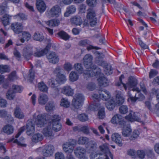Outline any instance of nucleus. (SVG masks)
<instances>
[{"instance_id": "603ef678", "label": "nucleus", "mask_w": 159, "mask_h": 159, "mask_svg": "<svg viewBox=\"0 0 159 159\" xmlns=\"http://www.w3.org/2000/svg\"><path fill=\"white\" fill-rule=\"evenodd\" d=\"M139 134V131L138 130H135L133 132V134L130 137L129 139L131 140L135 139L138 137Z\"/></svg>"}, {"instance_id": "7c9ffc66", "label": "nucleus", "mask_w": 159, "mask_h": 159, "mask_svg": "<svg viewBox=\"0 0 159 159\" xmlns=\"http://www.w3.org/2000/svg\"><path fill=\"white\" fill-rule=\"evenodd\" d=\"M14 131V128L12 126L9 125H6L3 128V131L7 134H12Z\"/></svg>"}, {"instance_id": "13d9d810", "label": "nucleus", "mask_w": 159, "mask_h": 159, "mask_svg": "<svg viewBox=\"0 0 159 159\" xmlns=\"http://www.w3.org/2000/svg\"><path fill=\"white\" fill-rule=\"evenodd\" d=\"M87 3L90 7H94L97 4V0H87Z\"/></svg>"}, {"instance_id": "2eb2a0df", "label": "nucleus", "mask_w": 159, "mask_h": 159, "mask_svg": "<svg viewBox=\"0 0 159 159\" xmlns=\"http://www.w3.org/2000/svg\"><path fill=\"white\" fill-rule=\"evenodd\" d=\"M90 109L93 111H95L98 109L99 110L98 113V116L100 119H102L105 116L104 109L103 107L101 106L100 104H97L96 105H91L89 108Z\"/></svg>"}, {"instance_id": "c9c22d12", "label": "nucleus", "mask_w": 159, "mask_h": 159, "mask_svg": "<svg viewBox=\"0 0 159 159\" xmlns=\"http://www.w3.org/2000/svg\"><path fill=\"white\" fill-rule=\"evenodd\" d=\"M71 21L72 23L78 25H81L82 22L81 17L78 16H75L71 18Z\"/></svg>"}, {"instance_id": "aec40b11", "label": "nucleus", "mask_w": 159, "mask_h": 159, "mask_svg": "<svg viewBox=\"0 0 159 159\" xmlns=\"http://www.w3.org/2000/svg\"><path fill=\"white\" fill-rule=\"evenodd\" d=\"M61 92L67 96H72L74 93V90L68 85L64 86L61 89Z\"/></svg>"}, {"instance_id": "cd10ccee", "label": "nucleus", "mask_w": 159, "mask_h": 159, "mask_svg": "<svg viewBox=\"0 0 159 159\" xmlns=\"http://www.w3.org/2000/svg\"><path fill=\"white\" fill-rule=\"evenodd\" d=\"M76 9L74 6H70L68 7L66 9V11L64 14V16L66 17H68L70 14H72L76 11Z\"/></svg>"}, {"instance_id": "7ed1b4c3", "label": "nucleus", "mask_w": 159, "mask_h": 159, "mask_svg": "<svg viewBox=\"0 0 159 159\" xmlns=\"http://www.w3.org/2000/svg\"><path fill=\"white\" fill-rule=\"evenodd\" d=\"M92 56L89 54H86L84 58V65L87 69L84 72V78L87 79L89 77H94L97 78V80L101 86H107L108 84L107 80L102 73L100 68L92 65Z\"/></svg>"}, {"instance_id": "9b49d317", "label": "nucleus", "mask_w": 159, "mask_h": 159, "mask_svg": "<svg viewBox=\"0 0 159 159\" xmlns=\"http://www.w3.org/2000/svg\"><path fill=\"white\" fill-rule=\"evenodd\" d=\"M25 127L24 126L21 127L19 130V132L16 134L15 136V138H12L11 139L10 141H13L14 143H16L20 147H25L26 145L25 143V139L23 137H20L19 140L17 139L19 137L25 130Z\"/></svg>"}, {"instance_id": "bf43d9fd", "label": "nucleus", "mask_w": 159, "mask_h": 159, "mask_svg": "<svg viewBox=\"0 0 159 159\" xmlns=\"http://www.w3.org/2000/svg\"><path fill=\"white\" fill-rule=\"evenodd\" d=\"M138 40L139 45L142 48L144 49L148 48V46L143 42L140 38H139L138 39Z\"/></svg>"}, {"instance_id": "39448f33", "label": "nucleus", "mask_w": 159, "mask_h": 159, "mask_svg": "<svg viewBox=\"0 0 159 159\" xmlns=\"http://www.w3.org/2000/svg\"><path fill=\"white\" fill-rule=\"evenodd\" d=\"M116 98L114 101L111 97L110 92L104 89H100L99 91V95L93 94L92 95L93 99L98 100L99 98L106 101L105 105L107 108L109 110H113L116 105H119L122 104L124 102L125 98L121 95L120 91L116 92Z\"/></svg>"}, {"instance_id": "b1692460", "label": "nucleus", "mask_w": 159, "mask_h": 159, "mask_svg": "<svg viewBox=\"0 0 159 159\" xmlns=\"http://www.w3.org/2000/svg\"><path fill=\"white\" fill-rule=\"evenodd\" d=\"M122 129V134L123 136L126 137H129L131 132L132 129L129 125H125L124 124Z\"/></svg>"}, {"instance_id": "3c124183", "label": "nucleus", "mask_w": 159, "mask_h": 159, "mask_svg": "<svg viewBox=\"0 0 159 159\" xmlns=\"http://www.w3.org/2000/svg\"><path fill=\"white\" fill-rule=\"evenodd\" d=\"M74 66L75 70L78 72L79 74H82L83 73V69L80 64L78 63L75 64Z\"/></svg>"}, {"instance_id": "4468645a", "label": "nucleus", "mask_w": 159, "mask_h": 159, "mask_svg": "<svg viewBox=\"0 0 159 159\" xmlns=\"http://www.w3.org/2000/svg\"><path fill=\"white\" fill-rule=\"evenodd\" d=\"M125 118L127 121L130 122H134L135 121L141 122L139 114L137 112H134L132 111H129V114L125 116Z\"/></svg>"}, {"instance_id": "393cba45", "label": "nucleus", "mask_w": 159, "mask_h": 159, "mask_svg": "<svg viewBox=\"0 0 159 159\" xmlns=\"http://www.w3.org/2000/svg\"><path fill=\"white\" fill-rule=\"evenodd\" d=\"M48 96L44 94H40L38 98L39 103L41 105H44L48 101Z\"/></svg>"}, {"instance_id": "49530a36", "label": "nucleus", "mask_w": 159, "mask_h": 159, "mask_svg": "<svg viewBox=\"0 0 159 159\" xmlns=\"http://www.w3.org/2000/svg\"><path fill=\"white\" fill-rule=\"evenodd\" d=\"M88 140V139L86 137H80L78 139V143L79 144H83L87 143Z\"/></svg>"}, {"instance_id": "9d476101", "label": "nucleus", "mask_w": 159, "mask_h": 159, "mask_svg": "<svg viewBox=\"0 0 159 159\" xmlns=\"http://www.w3.org/2000/svg\"><path fill=\"white\" fill-rule=\"evenodd\" d=\"M61 14V9L58 5H56L52 7L50 9L47 10L46 15L47 17H57Z\"/></svg>"}, {"instance_id": "dca6fc26", "label": "nucleus", "mask_w": 159, "mask_h": 159, "mask_svg": "<svg viewBox=\"0 0 159 159\" xmlns=\"http://www.w3.org/2000/svg\"><path fill=\"white\" fill-rule=\"evenodd\" d=\"M111 121L113 124H119L121 125H124L125 123L123 118L120 114H116L113 116Z\"/></svg>"}, {"instance_id": "c756f323", "label": "nucleus", "mask_w": 159, "mask_h": 159, "mask_svg": "<svg viewBox=\"0 0 159 159\" xmlns=\"http://www.w3.org/2000/svg\"><path fill=\"white\" fill-rule=\"evenodd\" d=\"M79 75L77 72L72 71L71 72L69 75V80L72 82L77 81L79 79Z\"/></svg>"}, {"instance_id": "bb28decb", "label": "nucleus", "mask_w": 159, "mask_h": 159, "mask_svg": "<svg viewBox=\"0 0 159 159\" xmlns=\"http://www.w3.org/2000/svg\"><path fill=\"white\" fill-rule=\"evenodd\" d=\"M31 35L28 32L23 31L22 32L20 41L22 43H23L25 41L29 40L31 39Z\"/></svg>"}, {"instance_id": "5fc2aeb1", "label": "nucleus", "mask_w": 159, "mask_h": 159, "mask_svg": "<svg viewBox=\"0 0 159 159\" xmlns=\"http://www.w3.org/2000/svg\"><path fill=\"white\" fill-rule=\"evenodd\" d=\"M9 68L8 66L6 65H0V72L2 73L8 72L9 71Z\"/></svg>"}, {"instance_id": "37998d69", "label": "nucleus", "mask_w": 159, "mask_h": 159, "mask_svg": "<svg viewBox=\"0 0 159 159\" xmlns=\"http://www.w3.org/2000/svg\"><path fill=\"white\" fill-rule=\"evenodd\" d=\"M8 80L10 81H14L18 79V77L16 75V71L11 73L8 76Z\"/></svg>"}, {"instance_id": "a19ab883", "label": "nucleus", "mask_w": 159, "mask_h": 159, "mask_svg": "<svg viewBox=\"0 0 159 159\" xmlns=\"http://www.w3.org/2000/svg\"><path fill=\"white\" fill-rule=\"evenodd\" d=\"M59 36L62 39L66 40L69 39L70 37L69 35L64 31H61L58 33Z\"/></svg>"}, {"instance_id": "c85d7f7f", "label": "nucleus", "mask_w": 159, "mask_h": 159, "mask_svg": "<svg viewBox=\"0 0 159 159\" xmlns=\"http://www.w3.org/2000/svg\"><path fill=\"white\" fill-rule=\"evenodd\" d=\"M43 138V136L41 134L36 133L33 136L32 141L33 142L36 143L42 140Z\"/></svg>"}, {"instance_id": "20e7f679", "label": "nucleus", "mask_w": 159, "mask_h": 159, "mask_svg": "<svg viewBox=\"0 0 159 159\" xmlns=\"http://www.w3.org/2000/svg\"><path fill=\"white\" fill-rule=\"evenodd\" d=\"M124 78L123 75H121L119 78L120 82L117 83L116 85L118 86H122L125 90L128 89L130 90L128 91V94L129 96L128 101L130 100L132 102H134L137 100L142 101L144 99V96L140 93V90L138 88H134L138 84L136 79L133 77H130L128 82L126 84L123 83L122 80Z\"/></svg>"}, {"instance_id": "864d4df0", "label": "nucleus", "mask_w": 159, "mask_h": 159, "mask_svg": "<svg viewBox=\"0 0 159 159\" xmlns=\"http://www.w3.org/2000/svg\"><path fill=\"white\" fill-rule=\"evenodd\" d=\"M12 89H13V92H15L20 93L23 90V88L22 87L18 86L13 85L12 86Z\"/></svg>"}, {"instance_id": "8fccbe9b", "label": "nucleus", "mask_w": 159, "mask_h": 159, "mask_svg": "<svg viewBox=\"0 0 159 159\" xmlns=\"http://www.w3.org/2000/svg\"><path fill=\"white\" fill-rule=\"evenodd\" d=\"M11 90H9L6 94L7 98V99L11 100L13 99L15 97V94Z\"/></svg>"}, {"instance_id": "a18cd8bd", "label": "nucleus", "mask_w": 159, "mask_h": 159, "mask_svg": "<svg viewBox=\"0 0 159 159\" xmlns=\"http://www.w3.org/2000/svg\"><path fill=\"white\" fill-rule=\"evenodd\" d=\"M78 118L82 121H85L88 120V116L85 114L83 113L77 116Z\"/></svg>"}, {"instance_id": "6e6d98bb", "label": "nucleus", "mask_w": 159, "mask_h": 159, "mask_svg": "<svg viewBox=\"0 0 159 159\" xmlns=\"http://www.w3.org/2000/svg\"><path fill=\"white\" fill-rule=\"evenodd\" d=\"M55 159H65L64 154L61 152H57L55 154Z\"/></svg>"}, {"instance_id": "f704fd0d", "label": "nucleus", "mask_w": 159, "mask_h": 159, "mask_svg": "<svg viewBox=\"0 0 159 159\" xmlns=\"http://www.w3.org/2000/svg\"><path fill=\"white\" fill-rule=\"evenodd\" d=\"M151 151H144L143 150H139L136 152V155L139 158L143 159L144 158L146 154L149 152H151Z\"/></svg>"}, {"instance_id": "09e8293b", "label": "nucleus", "mask_w": 159, "mask_h": 159, "mask_svg": "<svg viewBox=\"0 0 159 159\" xmlns=\"http://www.w3.org/2000/svg\"><path fill=\"white\" fill-rule=\"evenodd\" d=\"M8 10V8L7 7L6 4H3L2 6H0V15H2L7 12Z\"/></svg>"}, {"instance_id": "6ab92c4d", "label": "nucleus", "mask_w": 159, "mask_h": 159, "mask_svg": "<svg viewBox=\"0 0 159 159\" xmlns=\"http://www.w3.org/2000/svg\"><path fill=\"white\" fill-rule=\"evenodd\" d=\"M36 6L38 10L41 13L45 11L46 5L43 0H36Z\"/></svg>"}, {"instance_id": "412c9836", "label": "nucleus", "mask_w": 159, "mask_h": 159, "mask_svg": "<svg viewBox=\"0 0 159 159\" xmlns=\"http://www.w3.org/2000/svg\"><path fill=\"white\" fill-rule=\"evenodd\" d=\"M47 57L49 62L53 64L57 63L59 60L58 56L55 52H51Z\"/></svg>"}, {"instance_id": "680f3d73", "label": "nucleus", "mask_w": 159, "mask_h": 159, "mask_svg": "<svg viewBox=\"0 0 159 159\" xmlns=\"http://www.w3.org/2000/svg\"><path fill=\"white\" fill-rule=\"evenodd\" d=\"M158 74V72L155 70L152 69L149 73V76L150 78H152L157 75Z\"/></svg>"}, {"instance_id": "338daca9", "label": "nucleus", "mask_w": 159, "mask_h": 159, "mask_svg": "<svg viewBox=\"0 0 159 159\" xmlns=\"http://www.w3.org/2000/svg\"><path fill=\"white\" fill-rule=\"evenodd\" d=\"M7 104V102L6 100L3 99L2 98L0 102V107H5Z\"/></svg>"}, {"instance_id": "e2e57ef3", "label": "nucleus", "mask_w": 159, "mask_h": 159, "mask_svg": "<svg viewBox=\"0 0 159 159\" xmlns=\"http://www.w3.org/2000/svg\"><path fill=\"white\" fill-rule=\"evenodd\" d=\"M95 87V86L94 84L92 83H89L87 85V89L91 91L93 90Z\"/></svg>"}, {"instance_id": "a878e982", "label": "nucleus", "mask_w": 159, "mask_h": 159, "mask_svg": "<svg viewBox=\"0 0 159 159\" xmlns=\"http://www.w3.org/2000/svg\"><path fill=\"white\" fill-rule=\"evenodd\" d=\"M0 117L5 118L8 122L13 120V117L11 115H7V112L4 110H0Z\"/></svg>"}, {"instance_id": "473e14b6", "label": "nucleus", "mask_w": 159, "mask_h": 159, "mask_svg": "<svg viewBox=\"0 0 159 159\" xmlns=\"http://www.w3.org/2000/svg\"><path fill=\"white\" fill-rule=\"evenodd\" d=\"M46 23L49 26L54 27L58 25L60 21L57 19H55L47 21Z\"/></svg>"}, {"instance_id": "052dcab7", "label": "nucleus", "mask_w": 159, "mask_h": 159, "mask_svg": "<svg viewBox=\"0 0 159 159\" xmlns=\"http://www.w3.org/2000/svg\"><path fill=\"white\" fill-rule=\"evenodd\" d=\"M128 154L133 157H135L136 156V152L133 149H130L127 151Z\"/></svg>"}, {"instance_id": "4be33fe9", "label": "nucleus", "mask_w": 159, "mask_h": 159, "mask_svg": "<svg viewBox=\"0 0 159 159\" xmlns=\"http://www.w3.org/2000/svg\"><path fill=\"white\" fill-rule=\"evenodd\" d=\"M14 115L15 117L19 119H23L25 116L24 113L18 107H16L14 109Z\"/></svg>"}, {"instance_id": "6e6552de", "label": "nucleus", "mask_w": 159, "mask_h": 159, "mask_svg": "<svg viewBox=\"0 0 159 159\" xmlns=\"http://www.w3.org/2000/svg\"><path fill=\"white\" fill-rule=\"evenodd\" d=\"M97 59H99V61L97 60L96 62L99 65L102 66L104 68V70L105 73L107 75L111 74L113 72V69L110 65L107 64L102 61V58L104 57L102 54L97 53Z\"/></svg>"}, {"instance_id": "c03bdc74", "label": "nucleus", "mask_w": 159, "mask_h": 159, "mask_svg": "<svg viewBox=\"0 0 159 159\" xmlns=\"http://www.w3.org/2000/svg\"><path fill=\"white\" fill-rule=\"evenodd\" d=\"M63 67L64 69L68 72L70 71L73 68L72 64L69 62H66L64 64Z\"/></svg>"}, {"instance_id": "72a5a7b5", "label": "nucleus", "mask_w": 159, "mask_h": 159, "mask_svg": "<svg viewBox=\"0 0 159 159\" xmlns=\"http://www.w3.org/2000/svg\"><path fill=\"white\" fill-rule=\"evenodd\" d=\"M38 88L39 90L44 92H47L48 89V86L43 81L41 82L38 84Z\"/></svg>"}, {"instance_id": "f257e3e1", "label": "nucleus", "mask_w": 159, "mask_h": 159, "mask_svg": "<svg viewBox=\"0 0 159 159\" xmlns=\"http://www.w3.org/2000/svg\"><path fill=\"white\" fill-rule=\"evenodd\" d=\"M33 121L38 127L41 128L46 125V126L43 131V133L46 137L52 139L54 135L52 130L58 132L61 130L62 128L61 124L59 121L60 117L57 115H54L51 116L49 121L47 122L46 118V114H41L37 111L33 115Z\"/></svg>"}, {"instance_id": "79ce46f5", "label": "nucleus", "mask_w": 159, "mask_h": 159, "mask_svg": "<svg viewBox=\"0 0 159 159\" xmlns=\"http://www.w3.org/2000/svg\"><path fill=\"white\" fill-rule=\"evenodd\" d=\"M14 18L17 20H25L27 19V16L23 13H20L13 16Z\"/></svg>"}, {"instance_id": "de8ad7c7", "label": "nucleus", "mask_w": 159, "mask_h": 159, "mask_svg": "<svg viewBox=\"0 0 159 159\" xmlns=\"http://www.w3.org/2000/svg\"><path fill=\"white\" fill-rule=\"evenodd\" d=\"M119 110L121 114H125L127 112L128 109L126 106L123 105L120 107Z\"/></svg>"}, {"instance_id": "2f4dec72", "label": "nucleus", "mask_w": 159, "mask_h": 159, "mask_svg": "<svg viewBox=\"0 0 159 159\" xmlns=\"http://www.w3.org/2000/svg\"><path fill=\"white\" fill-rule=\"evenodd\" d=\"M51 47L50 44H48L46 48L41 51H38L34 54V56L37 57H40L46 54L48 51V48Z\"/></svg>"}, {"instance_id": "f3484780", "label": "nucleus", "mask_w": 159, "mask_h": 159, "mask_svg": "<svg viewBox=\"0 0 159 159\" xmlns=\"http://www.w3.org/2000/svg\"><path fill=\"white\" fill-rule=\"evenodd\" d=\"M11 28L15 33L18 34L22 31L23 26L21 23L15 22L11 24Z\"/></svg>"}, {"instance_id": "a211bd4d", "label": "nucleus", "mask_w": 159, "mask_h": 159, "mask_svg": "<svg viewBox=\"0 0 159 159\" xmlns=\"http://www.w3.org/2000/svg\"><path fill=\"white\" fill-rule=\"evenodd\" d=\"M35 126L31 120H29L26 126V133L27 135H30L34 133Z\"/></svg>"}, {"instance_id": "ea45409f", "label": "nucleus", "mask_w": 159, "mask_h": 159, "mask_svg": "<svg viewBox=\"0 0 159 159\" xmlns=\"http://www.w3.org/2000/svg\"><path fill=\"white\" fill-rule=\"evenodd\" d=\"M60 105L61 106L67 108L70 105V102L67 98H62L61 100Z\"/></svg>"}, {"instance_id": "f8f14e48", "label": "nucleus", "mask_w": 159, "mask_h": 159, "mask_svg": "<svg viewBox=\"0 0 159 159\" xmlns=\"http://www.w3.org/2000/svg\"><path fill=\"white\" fill-rule=\"evenodd\" d=\"M84 100V96L82 94H76L72 100V105L74 108L79 109L82 106Z\"/></svg>"}, {"instance_id": "1a4fd4ad", "label": "nucleus", "mask_w": 159, "mask_h": 159, "mask_svg": "<svg viewBox=\"0 0 159 159\" xmlns=\"http://www.w3.org/2000/svg\"><path fill=\"white\" fill-rule=\"evenodd\" d=\"M37 151L41 152L45 157H50L53 155L54 148L52 145H47L39 148L37 149Z\"/></svg>"}, {"instance_id": "69168bd1", "label": "nucleus", "mask_w": 159, "mask_h": 159, "mask_svg": "<svg viewBox=\"0 0 159 159\" xmlns=\"http://www.w3.org/2000/svg\"><path fill=\"white\" fill-rule=\"evenodd\" d=\"M61 70V68L59 67H57L54 69L53 72L55 74H56L57 77L58 75L61 74L60 73Z\"/></svg>"}, {"instance_id": "774afa93", "label": "nucleus", "mask_w": 159, "mask_h": 159, "mask_svg": "<svg viewBox=\"0 0 159 159\" xmlns=\"http://www.w3.org/2000/svg\"><path fill=\"white\" fill-rule=\"evenodd\" d=\"M153 148L155 152L159 154V143H155L154 146Z\"/></svg>"}, {"instance_id": "e433bc0d", "label": "nucleus", "mask_w": 159, "mask_h": 159, "mask_svg": "<svg viewBox=\"0 0 159 159\" xmlns=\"http://www.w3.org/2000/svg\"><path fill=\"white\" fill-rule=\"evenodd\" d=\"M11 18V16L9 15L6 14L3 16L1 19L2 23L5 26L9 25L10 23V20Z\"/></svg>"}, {"instance_id": "5701e85b", "label": "nucleus", "mask_w": 159, "mask_h": 159, "mask_svg": "<svg viewBox=\"0 0 159 159\" xmlns=\"http://www.w3.org/2000/svg\"><path fill=\"white\" fill-rule=\"evenodd\" d=\"M111 139L119 146H121L122 145V140L121 136L118 133H114L112 135Z\"/></svg>"}, {"instance_id": "423d86ee", "label": "nucleus", "mask_w": 159, "mask_h": 159, "mask_svg": "<svg viewBox=\"0 0 159 159\" xmlns=\"http://www.w3.org/2000/svg\"><path fill=\"white\" fill-rule=\"evenodd\" d=\"M86 19L84 20L85 25L90 24L91 26L95 25L97 23V17L95 11L92 8L88 9L86 12Z\"/></svg>"}, {"instance_id": "58836bf2", "label": "nucleus", "mask_w": 159, "mask_h": 159, "mask_svg": "<svg viewBox=\"0 0 159 159\" xmlns=\"http://www.w3.org/2000/svg\"><path fill=\"white\" fill-rule=\"evenodd\" d=\"M55 105L52 101L49 102L45 106V109L47 111L50 112L54 110Z\"/></svg>"}, {"instance_id": "f03ea898", "label": "nucleus", "mask_w": 159, "mask_h": 159, "mask_svg": "<svg viewBox=\"0 0 159 159\" xmlns=\"http://www.w3.org/2000/svg\"><path fill=\"white\" fill-rule=\"evenodd\" d=\"M97 146L96 144L91 145L88 148L87 150H89L90 153L89 157L90 159H113V157L110 152L107 143L103 144L99 146V149L102 153L105 154L102 155L99 154L95 151ZM75 155L80 159H88V158L84 155L86 152V150L84 148L80 147H77L74 151Z\"/></svg>"}, {"instance_id": "ddd939ff", "label": "nucleus", "mask_w": 159, "mask_h": 159, "mask_svg": "<svg viewBox=\"0 0 159 159\" xmlns=\"http://www.w3.org/2000/svg\"><path fill=\"white\" fill-rule=\"evenodd\" d=\"M76 144V141L73 139H70L68 142L64 143L63 145V149L67 153L72 152Z\"/></svg>"}, {"instance_id": "0e129e2a", "label": "nucleus", "mask_w": 159, "mask_h": 159, "mask_svg": "<svg viewBox=\"0 0 159 159\" xmlns=\"http://www.w3.org/2000/svg\"><path fill=\"white\" fill-rule=\"evenodd\" d=\"M29 74L28 75L27 80L32 81L34 79V73L32 72V70L31 69L29 70Z\"/></svg>"}, {"instance_id": "4d7b16f0", "label": "nucleus", "mask_w": 159, "mask_h": 159, "mask_svg": "<svg viewBox=\"0 0 159 159\" xmlns=\"http://www.w3.org/2000/svg\"><path fill=\"white\" fill-rule=\"evenodd\" d=\"M157 93V101L159 102V90H156L155 89H153L152 92L150 93V96H152L155 94Z\"/></svg>"}, {"instance_id": "4c0bfd02", "label": "nucleus", "mask_w": 159, "mask_h": 159, "mask_svg": "<svg viewBox=\"0 0 159 159\" xmlns=\"http://www.w3.org/2000/svg\"><path fill=\"white\" fill-rule=\"evenodd\" d=\"M33 39L36 40L42 41L44 39L43 34L39 32H36L33 36Z\"/></svg>"}, {"instance_id": "0eeeda50", "label": "nucleus", "mask_w": 159, "mask_h": 159, "mask_svg": "<svg viewBox=\"0 0 159 159\" xmlns=\"http://www.w3.org/2000/svg\"><path fill=\"white\" fill-rule=\"evenodd\" d=\"M66 80V77L64 75L61 74L58 75L57 77V80H55L53 78H51L48 80L47 84L50 87L54 88L57 93L58 92V90L56 87L57 83L58 82L59 84H62L65 82Z\"/></svg>"}]
</instances>
